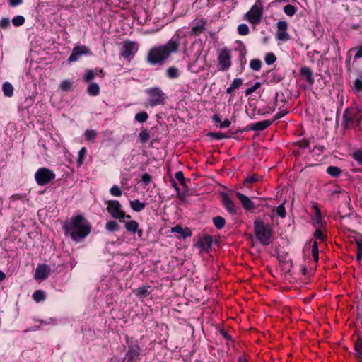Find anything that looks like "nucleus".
<instances>
[{
    "label": "nucleus",
    "instance_id": "9",
    "mask_svg": "<svg viewBox=\"0 0 362 362\" xmlns=\"http://www.w3.org/2000/svg\"><path fill=\"white\" fill-rule=\"evenodd\" d=\"M218 69L222 71L228 70L231 66L230 50L227 48L221 49L218 57Z\"/></svg>",
    "mask_w": 362,
    "mask_h": 362
},
{
    "label": "nucleus",
    "instance_id": "59",
    "mask_svg": "<svg viewBox=\"0 0 362 362\" xmlns=\"http://www.w3.org/2000/svg\"><path fill=\"white\" fill-rule=\"evenodd\" d=\"M287 113H288V111L286 110H283L279 111V112H277L274 115V120L279 119L283 117Z\"/></svg>",
    "mask_w": 362,
    "mask_h": 362
},
{
    "label": "nucleus",
    "instance_id": "48",
    "mask_svg": "<svg viewBox=\"0 0 362 362\" xmlns=\"http://www.w3.org/2000/svg\"><path fill=\"white\" fill-rule=\"evenodd\" d=\"M110 192L112 195L115 197H120L122 195V190L117 185H113L110 190Z\"/></svg>",
    "mask_w": 362,
    "mask_h": 362
},
{
    "label": "nucleus",
    "instance_id": "41",
    "mask_svg": "<svg viewBox=\"0 0 362 362\" xmlns=\"http://www.w3.org/2000/svg\"><path fill=\"white\" fill-rule=\"evenodd\" d=\"M72 82L69 80H64L60 83L59 87L62 90L66 91L70 90L72 87Z\"/></svg>",
    "mask_w": 362,
    "mask_h": 362
},
{
    "label": "nucleus",
    "instance_id": "32",
    "mask_svg": "<svg viewBox=\"0 0 362 362\" xmlns=\"http://www.w3.org/2000/svg\"><path fill=\"white\" fill-rule=\"evenodd\" d=\"M33 298L36 302H40V301L44 300L45 298V293L42 291L37 290L33 293Z\"/></svg>",
    "mask_w": 362,
    "mask_h": 362
},
{
    "label": "nucleus",
    "instance_id": "29",
    "mask_svg": "<svg viewBox=\"0 0 362 362\" xmlns=\"http://www.w3.org/2000/svg\"><path fill=\"white\" fill-rule=\"evenodd\" d=\"M300 74L303 76H306L307 80L309 83H313V81L312 78V71L310 68L306 67V66L302 67L300 69Z\"/></svg>",
    "mask_w": 362,
    "mask_h": 362
},
{
    "label": "nucleus",
    "instance_id": "44",
    "mask_svg": "<svg viewBox=\"0 0 362 362\" xmlns=\"http://www.w3.org/2000/svg\"><path fill=\"white\" fill-rule=\"evenodd\" d=\"M312 255L315 262L318 260V247L316 241H314L312 245Z\"/></svg>",
    "mask_w": 362,
    "mask_h": 362
},
{
    "label": "nucleus",
    "instance_id": "51",
    "mask_svg": "<svg viewBox=\"0 0 362 362\" xmlns=\"http://www.w3.org/2000/svg\"><path fill=\"white\" fill-rule=\"evenodd\" d=\"M353 158L356 160L359 164L362 165V151L358 150L354 153Z\"/></svg>",
    "mask_w": 362,
    "mask_h": 362
},
{
    "label": "nucleus",
    "instance_id": "35",
    "mask_svg": "<svg viewBox=\"0 0 362 362\" xmlns=\"http://www.w3.org/2000/svg\"><path fill=\"white\" fill-rule=\"evenodd\" d=\"M25 21V18L22 16H17L12 19V23L16 27H18L23 25Z\"/></svg>",
    "mask_w": 362,
    "mask_h": 362
},
{
    "label": "nucleus",
    "instance_id": "54",
    "mask_svg": "<svg viewBox=\"0 0 362 362\" xmlns=\"http://www.w3.org/2000/svg\"><path fill=\"white\" fill-rule=\"evenodd\" d=\"M278 31H286L287 23L286 21H279L277 23Z\"/></svg>",
    "mask_w": 362,
    "mask_h": 362
},
{
    "label": "nucleus",
    "instance_id": "3",
    "mask_svg": "<svg viewBox=\"0 0 362 362\" xmlns=\"http://www.w3.org/2000/svg\"><path fill=\"white\" fill-rule=\"evenodd\" d=\"M362 120V107H354L346 108L343 113V123L345 129H351L354 123L360 124Z\"/></svg>",
    "mask_w": 362,
    "mask_h": 362
},
{
    "label": "nucleus",
    "instance_id": "12",
    "mask_svg": "<svg viewBox=\"0 0 362 362\" xmlns=\"http://www.w3.org/2000/svg\"><path fill=\"white\" fill-rule=\"evenodd\" d=\"M138 50L136 44L134 42L129 40L124 41L121 49V55L127 59L129 57L132 56Z\"/></svg>",
    "mask_w": 362,
    "mask_h": 362
},
{
    "label": "nucleus",
    "instance_id": "23",
    "mask_svg": "<svg viewBox=\"0 0 362 362\" xmlns=\"http://www.w3.org/2000/svg\"><path fill=\"white\" fill-rule=\"evenodd\" d=\"M125 228L132 233H136L139 228V224L136 221H130L125 223Z\"/></svg>",
    "mask_w": 362,
    "mask_h": 362
},
{
    "label": "nucleus",
    "instance_id": "64",
    "mask_svg": "<svg viewBox=\"0 0 362 362\" xmlns=\"http://www.w3.org/2000/svg\"><path fill=\"white\" fill-rule=\"evenodd\" d=\"M212 119L216 123H221V118H220V117L218 115H214L213 116Z\"/></svg>",
    "mask_w": 362,
    "mask_h": 362
},
{
    "label": "nucleus",
    "instance_id": "60",
    "mask_svg": "<svg viewBox=\"0 0 362 362\" xmlns=\"http://www.w3.org/2000/svg\"><path fill=\"white\" fill-rule=\"evenodd\" d=\"M357 245V252H362V238H355Z\"/></svg>",
    "mask_w": 362,
    "mask_h": 362
},
{
    "label": "nucleus",
    "instance_id": "52",
    "mask_svg": "<svg viewBox=\"0 0 362 362\" xmlns=\"http://www.w3.org/2000/svg\"><path fill=\"white\" fill-rule=\"evenodd\" d=\"M243 84V80L241 78H235L232 83L231 86L234 90L238 89L240 87V86Z\"/></svg>",
    "mask_w": 362,
    "mask_h": 362
},
{
    "label": "nucleus",
    "instance_id": "22",
    "mask_svg": "<svg viewBox=\"0 0 362 362\" xmlns=\"http://www.w3.org/2000/svg\"><path fill=\"white\" fill-rule=\"evenodd\" d=\"M166 75L169 78H177L179 77V70L175 66L169 67L166 70Z\"/></svg>",
    "mask_w": 362,
    "mask_h": 362
},
{
    "label": "nucleus",
    "instance_id": "37",
    "mask_svg": "<svg viewBox=\"0 0 362 362\" xmlns=\"http://www.w3.org/2000/svg\"><path fill=\"white\" fill-rule=\"evenodd\" d=\"M136 295L140 297H145L148 296L149 292V287H140L136 290Z\"/></svg>",
    "mask_w": 362,
    "mask_h": 362
},
{
    "label": "nucleus",
    "instance_id": "62",
    "mask_svg": "<svg viewBox=\"0 0 362 362\" xmlns=\"http://www.w3.org/2000/svg\"><path fill=\"white\" fill-rule=\"evenodd\" d=\"M23 0H8L9 5L12 7L17 6L22 4Z\"/></svg>",
    "mask_w": 362,
    "mask_h": 362
},
{
    "label": "nucleus",
    "instance_id": "11",
    "mask_svg": "<svg viewBox=\"0 0 362 362\" xmlns=\"http://www.w3.org/2000/svg\"><path fill=\"white\" fill-rule=\"evenodd\" d=\"M86 54H92L90 49L85 45H78L73 49L72 53L69 56L68 60L70 62H74L78 61L81 56Z\"/></svg>",
    "mask_w": 362,
    "mask_h": 362
},
{
    "label": "nucleus",
    "instance_id": "10",
    "mask_svg": "<svg viewBox=\"0 0 362 362\" xmlns=\"http://www.w3.org/2000/svg\"><path fill=\"white\" fill-rule=\"evenodd\" d=\"M141 349L138 345H131L123 358L122 362H139L140 361Z\"/></svg>",
    "mask_w": 362,
    "mask_h": 362
},
{
    "label": "nucleus",
    "instance_id": "40",
    "mask_svg": "<svg viewBox=\"0 0 362 362\" xmlns=\"http://www.w3.org/2000/svg\"><path fill=\"white\" fill-rule=\"evenodd\" d=\"M238 32L241 35H246L249 33V28L245 23L240 24L238 27Z\"/></svg>",
    "mask_w": 362,
    "mask_h": 362
},
{
    "label": "nucleus",
    "instance_id": "33",
    "mask_svg": "<svg viewBox=\"0 0 362 362\" xmlns=\"http://www.w3.org/2000/svg\"><path fill=\"white\" fill-rule=\"evenodd\" d=\"M284 11L287 16H293L296 12V8L291 4H287L284 7Z\"/></svg>",
    "mask_w": 362,
    "mask_h": 362
},
{
    "label": "nucleus",
    "instance_id": "42",
    "mask_svg": "<svg viewBox=\"0 0 362 362\" xmlns=\"http://www.w3.org/2000/svg\"><path fill=\"white\" fill-rule=\"evenodd\" d=\"M86 153H87V151H86V148L85 147H83L78 152V163L79 165H81L84 160H85V157H86Z\"/></svg>",
    "mask_w": 362,
    "mask_h": 362
},
{
    "label": "nucleus",
    "instance_id": "39",
    "mask_svg": "<svg viewBox=\"0 0 362 362\" xmlns=\"http://www.w3.org/2000/svg\"><path fill=\"white\" fill-rule=\"evenodd\" d=\"M276 39L281 41H287L289 39L288 33L286 31H277Z\"/></svg>",
    "mask_w": 362,
    "mask_h": 362
},
{
    "label": "nucleus",
    "instance_id": "47",
    "mask_svg": "<svg viewBox=\"0 0 362 362\" xmlns=\"http://www.w3.org/2000/svg\"><path fill=\"white\" fill-rule=\"evenodd\" d=\"M208 136L212 139H223L228 138V136L223 133L210 132L208 134Z\"/></svg>",
    "mask_w": 362,
    "mask_h": 362
},
{
    "label": "nucleus",
    "instance_id": "2",
    "mask_svg": "<svg viewBox=\"0 0 362 362\" xmlns=\"http://www.w3.org/2000/svg\"><path fill=\"white\" fill-rule=\"evenodd\" d=\"M64 233L76 242H79L89 235L91 226L82 214L73 216L63 226Z\"/></svg>",
    "mask_w": 362,
    "mask_h": 362
},
{
    "label": "nucleus",
    "instance_id": "30",
    "mask_svg": "<svg viewBox=\"0 0 362 362\" xmlns=\"http://www.w3.org/2000/svg\"><path fill=\"white\" fill-rule=\"evenodd\" d=\"M105 228L110 232L117 231L119 229L118 223L115 221H110L105 224Z\"/></svg>",
    "mask_w": 362,
    "mask_h": 362
},
{
    "label": "nucleus",
    "instance_id": "46",
    "mask_svg": "<svg viewBox=\"0 0 362 362\" xmlns=\"http://www.w3.org/2000/svg\"><path fill=\"white\" fill-rule=\"evenodd\" d=\"M261 83L259 82H256L252 87L247 88L245 90V95H250L253 92H255L256 90H257L259 88H260Z\"/></svg>",
    "mask_w": 362,
    "mask_h": 362
},
{
    "label": "nucleus",
    "instance_id": "56",
    "mask_svg": "<svg viewBox=\"0 0 362 362\" xmlns=\"http://www.w3.org/2000/svg\"><path fill=\"white\" fill-rule=\"evenodd\" d=\"M313 221H314V226L315 228H320L321 226H322V216H314L313 218Z\"/></svg>",
    "mask_w": 362,
    "mask_h": 362
},
{
    "label": "nucleus",
    "instance_id": "15",
    "mask_svg": "<svg viewBox=\"0 0 362 362\" xmlns=\"http://www.w3.org/2000/svg\"><path fill=\"white\" fill-rule=\"evenodd\" d=\"M222 203L230 214H235L237 213V209L233 202L226 194L222 195Z\"/></svg>",
    "mask_w": 362,
    "mask_h": 362
},
{
    "label": "nucleus",
    "instance_id": "26",
    "mask_svg": "<svg viewBox=\"0 0 362 362\" xmlns=\"http://www.w3.org/2000/svg\"><path fill=\"white\" fill-rule=\"evenodd\" d=\"M213 223L216 228L221 229L224 227L226 221L223 217L218 216L213 218Z\"/></svg>",
    "mask_w": 362,
    "mask_h": 362
},
{
    "label": "nucleus",
    "instance_id": "20",
    "mask_svg": "<svg viewBox=\"0 0 362 362\" xmlns=\"http://www.w3.org/2000/svg\"><path fill=\"white\" fill-rule=\"evenodd\" d=\"M130 206L134 211L139 212L145 208V204L141 202L139 199H136L130 201Z\"/></svg>",
    "mask_w": 362,
    "mask_h": 362
},
{
    "label": "nucleus",
    "instance_id": "53",
    "mask_svg": "<svg viewBox=\"0 0 362 362\" xmlns=\"http://www.w3.org/2000/svg\"><path fill=\"white\" fill-rule=\"evenodd\" d=\"M151 180L152 177L148 173H144L141 177V180L146 185H148Z\"/></svg>",
    "mask_w": 362,
    "mask_h": 362
},
{
    "label": "nucleus",
    "instance_id": "28",
    "mask_svg": "<svg viewBox=\"0 0 362 362\" xmlns=\"http://www.w3.org/2000/svg\"><path fill=\"white\" fill-rule=\"evenodd\" d=\"M85 139L89 142H93L97 136V132L93 129L86 130L84 134Z\"/></svg>",
    "mask_w": 362,
    "mask_h": 362
},
{
    "label": "nucleus",
    "instance_id": "13",
    "mask_svg": "<svg viewBox=\"0 0 362 362\" xmlns=\"http://www.w3.org/2000/svg\"><path fill=\"white\" fill-rule=\"evenodd\" d=\"M51 272V268L45 264H39L35 269V279L42 281L46 279Z\"/></svg>",
    "mask_w": 362,
    "mask_h": 362
},
{
    "label": "nucleus",
    "instance_id": "18",
    "mask_svg": "<svg viewBox=\"0 0 362 362\" xmlns=\"http://www.w3.org/2000/svg\"><path fill=\"white\" fill-rule=\"evenodd\" d=\"M273 121L264 120L253 124L251 127V129L254 131H262L267 128L272 124Z\"/></svg>",
    "mask_w": 362,
    "mask_h": 362
},
{
    "label": "nucleus",
    "instance_id": "4",
    "mask_svg": "<svg viewBox=\"0 0 362 362\" xmlns=\"http://www.w3.org/2000/svg\"><path fill=\"white\" fill-rule=\"evenodd\" d=\"M255 233L257 238L264 245H268L271 243L272 230L270 226L265 224L260 219L255 220L254 222Z\"/></svg>",
    "mask_w": 362,
    "mask_h": 362
},
{
    "label": "nucleus",
    "instance_id": "58",
    "mask_svg": "<svg viewBox=\"0 0 362 362\" xmlns=\"http://www.w3.org/2000/svg\"><path fill=\"white\" fill-rule=\"evenodd\" d=\"M316 228L317 229L315 230V231L314 233L315 237L317 239L323 241L324 240V235H323V233H322V230H320L318 228Z\"/></svg>",
    "mask_w": 362,
    "mask_h": 362
},
{
    "label": "nucleus",
    "instance_id": "34",
    "mask_svg": "<svg viewBox=\"0 0 362 362\" xmlns=\"http://www.w3.org/2000/svg\"><path fill=\"white\" fill-rule=\"evenodd\" d=\"M148 117V114L142 111L135 115V119L140 123H143L147 120Z\"/></svg>",
    "mask_w": 362,
    "mask_h": 362
},
{
    "label": "nucleus",
    "instance_id": "36",
    "mask_svg": "<svg viewBox=\"0 0 362 362\" xmlns=\"http://www.w3.org/2000/svg\"><path fill=\"white\" fill-rule=\"evenodd\" d=\"M356 354L361 361H362V341H358L355 344Z\"/></svg>",
    "mask_w": 362,
    "mask_h": 362
},
{
    "label": "nucleus",
    "instance_id": "49",
    "mask_svg": "<svg viewBox=\"0 0 362 362\" xmlns=\"http://www.w3.org/2000/svg\"><path fill=\"white\" fill-rule=\"evenodd\" d=\"M354 90L359 93L362 90V81L359 78H356L354 82Z\"/></svg>",
    "mask_w": 362,
    "mask_h": 362
},
{
    "label": "nucleus",
    "instance_id": "5",
    "mask_svg": "<svg viewBox=\"0 0 362 362\" xmlns=\"http://www.w3.org/2000/svg\"><path fill=\"white\" fill-rule=\"evenodd\" d=\"M148 95V104L151 107L163 105L165 100V94L158 87H153L146 90Z\"/></svg>",
    "mask_w": 362,
    "mask_h": 362
},
{
    "label": "nucleus",
    "instance_id": "6",
    "mask_svg": "<svg viewBox=\"0 0 362 362\" xmlns=\"http://www.w3.org/2000/svg\"><path fill=\"white\" fill-rule=\"evenodd\" d=\"M263 8L259 0L256 1L250 11L246 13L245 18L252 25H258L262 19Z\"/></svg>",
    "mask_w": 362,
    "mask_h": 362
},
{
    "label": "nucleus",
    "instance_id": "8",
    "mask_svg": "<svg viewBox=\"0 0 362 362\" xmlns=\"http://www.w3.org/2000/svg\"><path fill=\"white\" fill-rule=\"evenodd\" d=\"M35 178L39 185L43 186L54 180L55 174L48 168H41L35 173Z\"/></svg>",
    "mask_w": 362,
    "mask_h": 362
},
{
    "label": "nucleus",
    "instance_id": "63",
    "mask_svg": "<svg viewBox=\"0 0 362 362\" xmlns=\"http://www.w3.org/2000/svg\"><path fill=\"white\" fill-rule=\"evenodd\" d=\"M230 125V122L226 119L223 122H221L220 123V127L221 128H226L228 127Z\"/></svg>",
    "mask_w": 362,
    "mask_h": 362
},
{
    "label": "nucleus",
    "instance_id": "14",
    "mask_svg": "<svg viewBox=\"0 0 362 362\" xmlns=\"http://www.w3.org/2000/svg\"><path fill=\"white\" fill-rule=\"evenodd\" d=\"M235 195L238 199L240 200L243 207L245 210L251 211L255 208V205L253 202L250 200V199L246 196L240 192H235Z\"/></svg>",
    "mask_w": 362,
    "mask_h": 362
},
{
    "label": "nucleus",
    "instance_id": "17",
    "mask_svg": "<svg viewBox=\"0 0 362 362\" xmlns=\"http://www.w3.org/2000/svg\"><path fill=\"white\" fill-rule=\"evenodd\" d=\"M172 233H177L180 234L182 238H187L192 235V232L189 228H183L180 226H175L171 228Z\"/></svg>",
    "mask_w": 362,
    "mask_h": 362
},
{
    "label": "nucleus",
    "instance_id": "55",
    "mask_svg": "<svg viewBox=\"0 0 362 362\" xmlns=\"http://www.w3.org/2000/svg\"><path fill=\"white\" fill-rule=\"evenodd\" d=\"M10 26V20L8 18H2L0 21V27L2 28H7Z\"/></svg>",
    "mask_w": 362,
    "mask_h": 362
},
{
    "label": "nucleus",
    "instance_id": "57",
    "mask_svg": "<svg viewBox=\"0 0 362 362\" xmlns=\"http://www.w3.org/2000/svg\"><path fill=\"white\" fill-rule=\"evenodd\" d=\"M175 178L180 182L182 185L185 183L184 174L182 171H178L175 175Z\"/></svg>",
    "mask_w": 362,
    "mask_h": 362
},
{
    "label": "nucleus",
    "instance_id": "21",
    "mask_svg": "<svg viewBox=\"0 0 362 362\" xmlns=\"http://www.w3.org/2000/svg\"><path fill=\"white\" fill-rule=\"evenodd\" d=\"M3 92L5 96L11 97L13 94V87L9 82H5L3 84Z\"/></svg>",
    "mask_w": 362,
    "mask_h": 362
},
{
    "label": "nucleus",
    "instance_id": "45",
    "mask_svg": "<svg viewBox=\"0 0 362 362\" xmlns=\"http://www.w3.org/2000/svg\"><path fill=\"white\" fill-rule=\"evenodd\" d=\"M276 212L281 218H284L286 216V209L284 207V204L279 205L276 208Z\"/></svg>",
    "mask_w": 362,
    "mask_h": 362
},
{
    "label": "nucleus",
    "instance_id": "27",
    "mask_svg": "<svg viewBox=\"0 0 362 362\" xmlns=\"http://www.w3.org/2000/svg\"><path fill=\"white\" fill-rule=\"evenodd\" d=\"M327 173L334 177H337L340 175L341 171L337 166H329L327 169Z\"/></svg>",
    "mask_w": 362,
    "mask_h": 362
},
{
    "label": "nucleus",
    "instance_id": "31",
    "mask_svg": "<svg viewBox=\"0 0 362 362\" xmlns=\"http://www.w3.org/2000/svg\"><path fill=\"white\" fill-rule=\"evenodd\" d=\"M150 139V134L146 129H141L139 134V140L141 143H146Z\"/></svg>",
    "mask_w": 362,
    "mask_h": 362
},
{
    "label": "nucleus",
    "instance_id": "16",
    "mask_svg": "<svg viewBox=\"0 0 362 362\" xmlns=\"http://www.w3.org/2000/svg\"><path fill=\"white\" fill-rule=\"evenodd\" d=\"M212 242L211 236L206 235L199 240L197 246L203 250L208 252L211 248Z\"/></svg>",
    "mask_w": 362,
    "mask_h": 362
},
{
    "label": "nucleus",
    "instance_id": "43",
    "mask_svg": "<svg viewBox=\"0 0 362 362\" xmlns=\"http://www.w3.org/2000/svg\"><path fill=\"white\" fill-rule=\"evenodd\" d=\"M264 59L267 64L271 65L275 62L276 57L273 53H268L266 54Z\"/></svg>",
    "mask_w": 362,
    "mask_h": 362
},
{
    "label": "nucleus",
    "instance_id": "19",
    "mask_svg": "<svg viewBox=\"0 0 362 362\" xmlns=\"http://www.w3.org/2000/svg\"><path fill=\"white\" fill-rule=\"evenodd\" d=\"M205 25L206 23L204 21L201 20L198 21L195 25L192 27V33L198 35L203 33V31L205 30Z\"/></svg>",
    "mask_w": 362,
    "mask_h": 362
},
{
    "label": "nucleus",
    "instance_id": "38",
    "mask_svg": "<svg viewBox=\"0 0 362 362\" xmlns=\"http://www.w3.org/2000/svg\"><path fill=\"white\" fill-rule=\"evenodd\" d=\"M262 62L259 59H252L250 61V66L254 71H258L260 69Z\"/></svg>",
    "mask_w": 362,
    "mask_h": 362
},
{
    "label": "nucleus",
    "instance_id": "7",
    "mask_svg": "<svg viewBox=\"0 0 362 362\" xmlns=\"http://www.w3.org/2000/svg\"><path fill=\"white\" fill-rule=\"evenodd\" d=\"M107 210L110 214V215L116 219L120 220L123 218H131L129 215H126L123 211L121 209V204L117 200H110L107 202Z\"/></svg>",
    "mask_w": 362,
    "mask_h": 362
},
{
    "label": "nucleus",
    "instance_id": "1",
    "mask_svg": "<svg viewBox=\"0 0 362 362\" xmlns=\"http://www.w3.org/2000/svg\"><path fill=\"white\" fill-rule=\"evenodd\" d=\"M180 46V37L174 35L167 43L153 47L148 52L147 62L151 65H162L172 54L177 53Z\"/></svg>",
    "mask_w": 362,
    "mask_h": 362
},
{
    "label": "nucleus",
    "instance_id": "61",
    "mask_svg": "<svg viewBox=\"0 0 362 362\" xmlns=\"http://www.w3.org/2000/svg\"><path fill=\"white\" fill-rule=\"evenodd\" d=\"M354 57L356 59H359L362 57V44L356 48V52L355 54Z\"/></svg>",
    "mask_w": 362,
    "mask_h": 362
},
{
    "label": "nucleus",
    "instance_id": "25",
    "mask_svg": "<svg viewBox=\"0 0 362 362\" xmlns=\"http://www.w3.org/2000/svg\"><path fill=\"white\" fill-rule=\"evenodd\" d=\"M262 178V177L257 174H252V175H248L245 178L244 185L247 186V184H248V183L258 182Z\"/></svg>",
    "mask_w": 362,
    "mask_h": 362
},
{
    "label": "nucleus",
    "instance_id": "50",
    "mask_svg": "<svg viewBox=\"0 0 362 362\" xmlns=\"http://www.w3.org/2000/svg\"><path fill=\"white\" fill-rule=\"evenodd\" d=\"M95 76V74L93 72V70H87L86 72V74L84 75L83 79L86 81H89L92 79H93Z\"/></svg>",
    "mask_w": 362,
    "mask_h": 362
},
{
    "label": "nucleus",
    "instance_id": "24",
    "mask_svg": "<svg viewBox=\"0 0 362 362\" xmlns=\"http://www.w3.org/2000/svg\"><path fill=\"white\" fill-rule=\"evenodd\" d=\"M88 93L89 95L93 96L98 95L100 93V87L98 84L95 83H90L88 88Z\"/></svg>",
    "mask_w": 362,
    "mask_h": 362
}]
</instances>
